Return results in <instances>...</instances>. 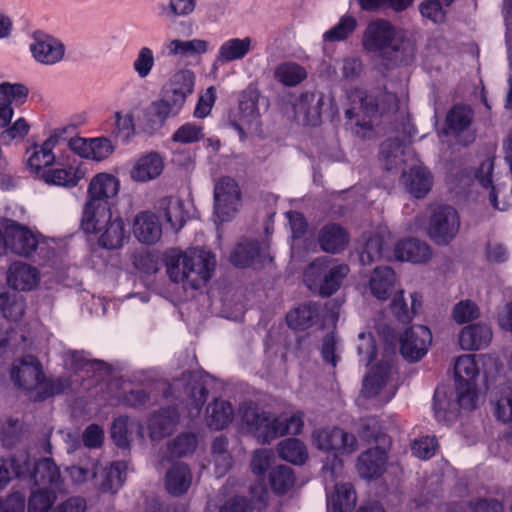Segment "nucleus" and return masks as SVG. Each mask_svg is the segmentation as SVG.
<instances>
[{
  "mask_svg": "<svg viewBox=\"0 0 512 512\" xmlns=\"http://www.w3.org/2000/svg\"><path fill=\"white\" fill-rule=\"evenodd\" d=\"M68 128L54 127L42 142L28 141L25 149L27 160H64L69 157L68 150L83 160H105L113 155L115 145L110 138L74 136L67 139Z\"/></svg>",
  "mask_w": 512,
  "mask_h": 512,
  "instance_id": "f257e3e1",
  "label": "nucleus"
},
{
  "mask_svg": "<svg viewBox=\"0 0 512 512\" xmlns=\"http://www.w3.org/2000/svg\"><path fill=\"white\" fill-rule=\"evenodd\" d=\"M164 261L170 280L182 284L185 290L203 287L216 266L215 256L202 248H191L185 252L171 249L166 252Z\"/></svg>",
  "mask_w": 512,
  "mask_h": 512,
  "instance_id": "f03ea898",
  "label": "nucleus"
},
{
  "mask_svg": "<svg viewBox=\"0 0 512 512\" xmlns=\"http://www.w3.org/2000/svg\"><path fill=\"white\" fill-rule=\"evenodd\" d=\"M362 44L366 51L397 63H408L414 56V44L402 30L385 20H375L368 24Z\"/></svg>",
  "mask_w": 512,
  "mask_h": 512,
  "instance_id": "7ed1b4c3",
  "label": "nucleus"
},
{
  "mask_svg": "<svg viewBox=\"0 0 512 512\" xmlns=\"http://www.w3.org/2000/svg\"><path fill=\"white\" fill-rule=\"evenodd\" d=\"M240 416L248 431L263 442L285 434H299L304 426V414L300 411L290 417H276L251 404H243L240 407Z\"/></svg>",
  "mask_w": 512,
  "mask_h": 512,
  "instance_id": "20e7f679",
  "label": "nucleus"
},
{
  "mask_svg": "<svg viewBox=\"0 0 512 512\" xmlns=\"http://www.w3.org/2000/svg\"><path fill=\"white\" fill-rule=\"evenodd\" d=\"M349 108L345 114L351 131L362 139H371L376 135L375 125L378 118V104L372 95L361 89H355L348 95Z\"/></svg>",
  "mask_w": 512,
  "mask_h": 512,
  "instance_id": "39448f33",
  "label": "nucleus"
},
{
  "mask_svg": "<svg viewBox=\"0 0 512 512\" xmlns=\"http://www.w3.org/2000/svg\"><path fill=\"white\" fill-rule=\"evenodd\" d=\"M349 272L345 264H335L329 257L315 259L304 272V282L308 288L322 296L335 293Z\"/></svg>",
  "mask_w": 512,
  "mask_h": 512,
  "instance_id": "423d86ee",
  "label": "nucleus"
},
{
  "mask_svg": "<svg viewBox=\"0 0 512 512\" xmlns=\"http://www.w3.org/2000/svg\"><path fill=\"white\" fill-rule=\"evenodd\" d=\"M214 213L221 221L233 218L242 206V193L238 183L223 176L214 183Z\"/></svg>",
  "mask_w": 512,
  "mask_h": 512,
  "instance_id": "0eeeda50",
  "label": "nucleus"
},
{
  "mask_svg": "<svg viewBox=\"0 0 512 512\" xmlns=\"http://www.w3.org/2000/svg\"><path fill=\"white\" fill-rule=\"evenodd\" d=\"M474 181H476L486 193L491 206L497 210H506L512 206V186L510 197L504 193L505 187L500 177L494 172V162H481L474 169Z\"/></svg>",
  "mask_w": 512,
  "mask_h": 512,
  "instance_id": "6e6552de",
  "label": "nucleus"
},
{
  "mask_svg": "<svg viewBox=\"0 0 512 512\" xmlns=\"http://www.w3.org/2000/svg\"><path fill=\"white\" fill-rule=\"evenodd\" d=\"M460 218L451 206H440L432 213L428 224V235L438 245L449 244L458 234Z\"/></svg>",
  "mask_w": 512,
  "mask_h": 512,
  "instance_id": "1a4fd4ad",
  "label": "nucleus"
},
{
  "mask_svg": "<svg viewBox=\"0 0 512 512\" xmlns=\"http://www.w3.org/2000/svg\"><path fill=\"white\" fill-rule=\"evenodd\" d=\"M1 226L7 233L8 252L25 258L35 253L40 234L11 219H3Z\"/></svg>",
  "mask_w": 512,
  "mask_h": 512,
  "instance_id": "9d476101",
  "label": "nucleus"
},
{
  "mask_svg": "<svg viewBox=\"0 0 512 512\" xmlns=\"http://www.w3.org/2000/svg\"><path fill=\"white\" fill-rule=\"evenodd\" d=\"M313 442L319 450L338 454H352L357 450V440L343 429L325 428L313 433Z\"/></svg>",
  "mask_w": 512,
  "mask_h": 512,
  "instance_id": "9b49d317",
  "label": "nucleus"
},
{
  "mask_svg": "<svg viewBox=\"0 0 512 512\" xmlns=\"http://www.w3.org/2000/svg\"><path fill=\"white\" fill-rule=\"evenodd\" d=\"M32 173L44 180L47 184L58 186L73 187L83 178L84 172L79 167L74 166H56V162H45L43 166L34 165L33 162H27Z\"/></svg>",
  "mask_w": 512,
  "mask_h": 512,
  "instance_id": "f8f14e48",
  "label": "nucleus"
},
{
  "mask_svg": "<svg viewBox=\"0 0 512 512\" xmlns=\"http://www.w3.org/2000/svg\"><path fill=\"white\" fill-rule=\"evenodd\" d=\"M431 342L432 334L428 327L412 326L400 338V353L406 360L416 362L426 355Z\"/></svg>",
  "mask_w": 512,
  "mask_h": 512,
  "instance_id": "ddd939ff",
  "label": "nucleus"
},
{
  "mask_svg": "<svg viewBox=\"0 0 512 512\" xmlns=\"http://www.w3.org/2000/svg\"><path fill=\"white\" fill-rule=\"evenodd\" d=\"M10 376L18 388L27 391L35 389L44 380L42 365L32 355H25L15 360Z\"/></svg>",
  "mask_w": 512,
  "mask_h": 512,
  "instance_id": "4468645a",
  "label": "nucleus"
},
{
  "mask_svg": "<svg viewBox=\"0 0 512 512\" xmlns=\"http://www.w3.org/2000/svg\"><path fill=\"white\" fill-rule=\"evenodd\" d=\"M324 97L320 94L305 93L292 106V119L304 127H315L321 123Z\"/></svg>",
  "mask_w": 512,
  "mask_h": 512,
  "instance_id": "2eb2a0df",
  "label": "nucleus"
},
{
  "mask_svg": "<svg viewBox=\"0 0 512 512\" xmlns=\"http://www.w3.org/2000/svg\"><path fill=\"white\" fill-rule=\"evenodd\" d=\"M255 47V41L250 36L232 37L223 41L216 52L212 69L227 63L243 60Z\"/></svg>",
  "mask_w": 512,
  "mask_h": 512,
  "instance_id": "dca6fc26",
  "label": "nucleus"
},
{
  "mask_svg": "<svg viewBox=\"0 0 512 512\" xmlns=\"http://www.w3.org/2000/svg\"><path fill=\"white\" fill-rule=\"evenodd\" d=\"M163 48L168 56L180 59L198 58L211 50L210 42L201 38L187 40L168 38L165 40Z\"/></svg>",
  "mask_w": 512,
  "mask_h": 512,
  "instance_id": "f3484780",
  "label": "nucleus"
},
{
  "mask_svg": "<svg viewBox=\"0 0 512 512\" xmlns=\"http://www.w3.org/2000/svg\"><path fill=\"white\" fill-rule=\"evenodd\" d=\"M154 209L158 216L162 217L174 231H179L187 220V212L183 201L173 195L163 196L156 200Z\"/></svg>",
  "mask_w": 512,
  "mask_h": 512,
  "instance_id": "a211bd4d",
  "label": "nucleus"
},
{
  "mask_svg": "<svg viewBox=\"0 0 512 512\" xmlns=\"http://www.w3.org/2000/svg\"><path fill=\"white\" fill-rule=\"evenodd\" d=\"M401 183L415 198L425 197L433 186V175L423 165H413L404 170L401 175Z\"/></svg>",
  "mask_w": 512,
  "mask_h": 512,
  "instance_id": "6ab92c4d",
  "label": "nucleus"
},
{
  "mask_svg": "<svg viewBox=\"0 0 512 512\" xmlns=\"http://www.w3.org/2000/svg\"><path fill=\"white\" fill-rule=\"evenodd\" d=\"M112 217L110 203L87 201L82 210L81 228L87 234H95Z\"/></svg>",
  "mask_w": 512,
  "mask_h": 512,
  "instance_id": "aec40b11",
  "label": "nucleus"
},
{
  "mask_svg": "<svg viewBox=\"0 0 512 512\" xmlns=\"http://www.w3.org/2000/svg\"><path fill=\"white\" fill-rule=\"evenodd\" d=\"M133 232L140 242L151 245L160 240L162 227L154 212L142 211L135 216Z\"/></svg>",
  "mask_w": 512,
  "mask_h": 512,
  "instance_id": "412c9836",
  "label": "nucleus"
},
{
  "mask_svg": "<svg viewBox=\"0 0 512 512\" xmlns=\"http://www.w3.org/2000/svg\"><path fill=\"white\" fill-rule=\"evenodd\" d=\"M40 281L37 268L28 263L16 261L12 263L7 272V282L15 290L30 291Z\"/></svg>",
  "mask_w": 512,
  "mask_h": 512,
  "instance_id": "4be33fe9",
  "label": "nucleus"
},
{
  "mask_svg": "<svg viewBox=\"0 0 512 512\" xmlns=\"http://www.w3.org/2000/svg\"><path fill=\"white\" fill-rule=\"evenodd\" d=\"M491 328L483 323L465 326L459 333V344L463 350L474 351L488 347L492 340Z\"/></svg>",
  "mask_w": 512,
  "mask_h": 512,
  "instance_id": "5701e85b",
  "label": "nucleus"
},
{
  "mask_svg": "<svg viewBox=\"0 0 512 512\" xmlns=\"http://www.w3.org/2000/svg\"><path fill=\"white\" fill-rule=\"evenodd\" d=\"M128 465L124 461L112 462L95 479V487L100 493H116L126 480Z\"/></svg>",
  "mask_w": 512,
  "mask_h": 512,
  "instance_id": "b1692460",
  "label": "nucleus"
},
{
  "mask_svg": "<svg viewBox=\"0 0 512 512\" xmlns=\"http://www.w3.org/2000/svg\"><path fill=\"white\" fill-rule=\"evenodd\" d=\"M30 51L39 63L52 65L64 57L65 48L59 40L44 36L34 40L30 45Z\"/></svg>",
  "mask_w": 512,
  "mask_h": 512,
  "instance_id": "393cba45",
  "label": "nucleus"
},
{
  "mask_svg": "<svg viewBox=\"0 0 512 512\" xmlns=\"http://www.w3.org/2000/svg\"><path fill=\"white\" fill-rule=\"evenodd\" d=\"M98 244L105 249L121 248L128 239L124 220L120 216H113L97 233Z\"/></svg>",
  "mask_w": 512,
  "mask_h": 512,
  "instance_id": "a878e982",
  "label": "nucleus"
},
{
  "mask_svg": "<svg viewBox=\"0 0 512 512\" xmlns=\"http://www.w3.org/2000/svg\"><path fill=\"white\" fill-rule=\"evenodd\" d=\"M388 457L384 449L375 447L362 453L357 460V470L361 477L372 479L386 469Z\"/></svg>",
  "mask_w": 512,
  "mask_h": 512,
  "instance_id": "bb28decb",
  "label": "nucleus"
},
{
  "mask_svg": "<svg viewBox=\"0 0 512 512\" xmlns=\"http://www.w3.org/2000/svg\"><path fill=\"white\" fill-rule=\"evenodd\" d=\"M260 127V113L257 107V96L250 92L242 96L239 103V118L237 129L240 134L246 130L248 133H256Z\"/></svg>",
  "mask_w": 512,
  "mask_h": 512,
  "instance_id": "cd10ccee",
  "label": "nucleus"
},
{
  "mask_svg": "<svg viewBox=\"0 0 512 512\" xmlns=\"http://www.w3.org/2000/svg\"><path fill=\"white\" fill-rule=\"evenodd\" d=\"M395 258L399 261L423 263L432 256L430 246L419 239L410 238L399 241L394 248Z\"/></svg>",
  "mask_w": 512,
  "mask_h": 512,
  "instance_id": "c85d7f7f",
  "label": "nucleus"
},
{
  "mask_svg": "<svg viewBox=\"0 0 512 512\" xmlns=\"http://www.w3.org/2000/svg\"><path fill=\"white\" fill-rule=\"evenodd\" d=\"M179 420V413L175 408L167 407L152 415L149 420V436L153 441H159L170 435Z\"/></svg>",
  "mask_w": 512,
  "mask_h": 512,
  "instance_id": "c756f323",
  "label": "nucleus"
},
{
  "mask_svg": "<svg viewBox=\"0 0 512 512\" xmlns=\"http://www.w3.org/2000/svg\"><path fill=\"white\" fill-rule=\"evenodd\" d=\"M195 74L187 68L175 71L166 82L163 92L185 103L189 95L194 91Z\"/></svg>",
  "mask_w": 512,
  "mask_h": 512,
  "instance_id": "7c9ffc66",
  "label": "nucleus"
},
{
  "mask_svg": "<svg viewBox=\"0 0 512 512\" xmlns=\"http://www.w3.org/2000/svg\"><path fill=\"white\" fill-rule=\"evenodd\" d=\"M192 483L190 468L183 462L174 463L165 474V488L173 496L185 494Z\"/></svg>",
  "mask_w": 512,
  "mask_h": 512,
  "instance_id": "2f4dec72",
  "label": "nucleus"
},
{
  "mask_svg": "<svg viewBox=\"0 0 512 512\" xmlns=\"http://www.w3.org/2000/svg\"><path fill=\"white\" fill-rule=\"evenodd\" d=\"M119 191V181L112 175L100 173L90 182L88 187V201L106 202L114 198Z\"/></svg>",
  "mask_w": 512,
  "mask_h": 512,
  "instance_id": "473e14b6",
  "label": "nucleus"
},
{
  "mask_svg": "<svg viewBox=\"0 0 512 512\" xmlns=\"http://www.w3.org/2000/svg\"><path fill=\"white\" fill-rule=\"evenodd\" d=\"M395 281L396 277L392 268L388 266L377 267L369 280L370 292L378 300H387L392 293Z\"/></svg>",
  "mask_w": 512,
  "mask_h": 512,
  "instance_id": "72a5a7b5",
  "label": "nucleus"
},
{
  "mask_svg": "<svg viewBox=\"0 0 512 512\" xmlns=\"http://www.w3.org/2000/svg\"><path fill=\"white\" fill-rule=\"evenodd\" d=\"M321 249L328 253H338L348 244L346 230L338 224H327L322 227L318 235Z\"/></svg>",
  "mask_w": 512,
  "mask_h": 512,
  "instance_id": "f704fd0d",
  "label": "nucleus"
},
{
  "mask_svg": "<svg viewBox=\"0 0 512 512\" xmlns=\"http://www.w3.org/2000/svg\"><path fill=\"white\" fill-rule=\"evenodd\" d=\"M477 358L486 363V361L492 362L494 359L488 355H472L465 354L459 356L454 365L455 382H476L479 375V368Z\"/></svg>",
  "mask_w": 512,
  "mask_h": 512,
  "instance_id": "c9c22d12",
  "label": "nucleus"
},
{
  "mask_svg": "<svg viewBox=\"0 0 512 512\" xmlns=\"http://www.w3.org/2000/svg\"><path fill=\"white\" fill-rule=\"evenodd\" d=\"M136 433L143 439V427L140 422L121 416L116 418L111 427V437L120 448H128L132 440V434Z\"/></svg>",
  "mask_w": 512,
  "mask_h": 512,
  "instance_id": "e433bc0d",
  "label": "nucleus"
},
{
  "mask_svg": "<svg viewBox=\"0 0 512 512\" xmlns=\"http://www.w3.org/2000/svg\"><path fill=\"white\" fill-rule=\"evenodd\" d=\"M495 417L503 423H512V383L500 384L491 393Z\"/></svg>",
  "mask_w": 512,
  "mask_h": 512,
  "instance_id": "4c0bfd02",
  "label": "nucleus"
},
{
  "mask_svg": "<svg viewBox=\"0 0 512 512\" xmlns=\"http://www.w3.org/2000/svg\"><path fill=\"white\" fill-rule=\"evenodd\" d=\"M31 478L35 485L59 489L62 486L60 470L52 459L44 458L35 463Z\"/></svg>",
  "mask_w": 512,
  "mask_h": 512,
  "instance_id": "58836bf2",
  "label": "nucleus"
},
{
  "mask_svg": "<svg viewBox=\"0 0 512 512\" xmlns=\"http://www.w3.org/2000/svg\"><path fill=\"white\" fill-rule=\"evenodd\" d=\"M355 504L356 493L349 483L336 484L335 492L327 498V506L331 512H351Z\"/></svg>",
  "mask_w": 512,
  "mask_h": 512,
  "instance_id": "ea45409f",
  "label": "nucleus"
},
{
  "mask_svg": "<svg viewBox=\"0 0 512 512\" xmlns=\"http://www.w3.org/2000/svg\"><path fill=\"white\" fill-rule=\"evenodd\" d=\"M185 103L164 92L163 97L150 105V113L162 126L168 118L177 116Z\"/></svg>",
  "mask_w": 512,
  "mask_h": 512,
  "instance_id": "a19ab883",
  "label": "nucleus"
},
{
  "mask_svg": "<svg viewBox=\"0 0 512 512\" xmlns=\"http://www.w3.org/2000/svg\"><path fill=\"white\" fill-rule=\"evenodd\" d=\"M319 317V307L315 303L303 304L286 316L289 327L293 329H306L312 326Z\"/></svg>",
  "mask_w": 512,
  "mask_h": 512,
  "instance_id": "79ce46f5",
  "label": "nucleus"
},
{
  "mask_svg": "<svg viewBox=\"0 0 512 512\" xmlns=\"http://www.w3.org/2000/svg\"><path fill=\"white\" fill-rule=\"evenodd\" d=\"M112 119L111 135L114 139L127 143L136 135V124L132 111L117 110L113 113Z\"/></svg>",
  "mask_w": 512,
  "mask_h": 512,
  "instance_id": "37998d69",
  "label": "nucleus"
},
{
  "mask_svg": "<svg viewBox=\"0 0 512 512\" xmlns=\"http://www.w3.org/2000/svg\"><path fill=\"white\" fill-rule=\"evenodd\" d=\"M206 413V423L213 430L223 429L233 417L232 406L224 400H215L207 407Z\"/></svg>",
  "mask_w": 512,
  "mask_h": 512,
  "instance_id": "c03bdc74",
  "label": "nucleus"
},
{
  "mask_svg": "<svg viewBox=\"0 0 512 512\" xmlns=\"http://www.w3.org/2000/svg\"><path fill=\"white\" fill-rule=\"evenodd\" d=\"M29 89L26 85L19 82H1L0 83V105L19 107L28 99Z\"/></svg>",
  "mask_w": 512,
  "mask_h": 512,
  "instance_id": "a18cd8bd",
  "label": "nucleus"
},
{
  "mask_svg": "<svg viewBox=\"0 0 512 512\" xmlns=\"http://www.w3.org/2000/svg\"><path fill=\"white\" fill-rule=\"evenodd\" d=\"M389 376L390 365L388 363H380L375 366L363 381L362 392L364 395L367 397L377 395L389 381Z\"/></svg>",
  "mask_w": 512,
  "mask_h": 512,
  "instance_id": "49530a36",
  "label": "nucleus"
},
{
  "mask_svg": "<svg viewBox=\"0 0 512 512\" xmlns=\"http://www.w3.org/2000/svg\"><path fill=\"white\" fill-rule=\"evenodd\" d=\"M277 452L283 460L297 465L303 464L308 458L306 446L297 438L281 441L277 446Z\"/></svg>",
  "mask_w": 512,
  "mask_h": 512,
  "instance_id": "de8ad7c7",
  "label": "nucleus"
},
{
  "mask_svg": "<svg viewBox=\"0 0 512 512\" xmlns=\"http://www.w3.org/2000/svg\"><path fill=\"white\" fill-rule=\"evenodd\" d=\"M99 462L95 459H87L77 465L66 468V473L74 486H82L90 479L98 477Z\"/></svg>",
  "mask_w": 512,
  "mask_h": 512,
  "instance_id": "09e8293b",
  "label": "nucleus"
},
{
  "mask_svg": "<svg viewBox=\"0 0 512 512\" xmlns=\"http://www.w3.org/2000/svg\"><path fill=\"white\" fill-rule=\"evenodd\" d=\"M383 239L378 234L363 235L359 258L362 265H371L383 258Z\"/></svg>",
  "mask_w": 512,
  "mask_h": 512,
  "instance_id": "8fccbe9b",
  "label": "nucleus"
},
{
  "mask_svg": "<svg viewBox=\"0 0 512 512\" xmlns=\"http://www.w3.org/2000/svg\"><path fill=\"white\" fill-rule=\"evenodd\" d=\"M0 311L9 320H19L25 312L23 296L17 293H10L7 290L0 292Z\"/></svg>",
  "mask_w": 512,
  "mask_h": 512,
  "instance_id": "3c124183",
  "label": "nucleus"
},
{
  "mask_svg": "<svg viewBox=\"0 0 512 512\" xmlns=\"http://www.w3.org/2000/svg\"><path fill=\"white\" fill-rule=\"evenodd\" d=\"M259 254V244L257 241L243 239L233 249L230 255V261L237 267H247Z\"/></svg>",
  "mask_w": 512,
  "mask_h": 512,
  "instance_id": "603ef678",
  "label": "nucleus"
},
{
  "mask_svg": "<svg viewBox=\"0 0 512 512\" xmlns=\"http://www.w3.org/2000/svg\"><path fill=\"white\" fill-rule=\"evenodd\" d=\"M433 410L438 421H450L456 416L458 404L447 396L444 389L437 388L434 393Z\"/></svg>",
  "mask_w": 512,
  "mask_h": 512,
  "instance_id": "864d4df0",
  "label": "nucleus"
},
{
  "mask_svg": "<svg viewBox=\"0 0 512 512\" xmlns=\"http://www.w3.org/2000/svg\"><path fill=\"white\" fill-rule=\"evenodd\" d=\"M274 76L285 86H295L306 78L307 73L300 65L294 62H285L276 67Z\"/></svg>",
  "mask_w": 512,
  "mask_h": 512,
  "instance_id": "5fc2aeb1",
  "label": "nucleus"
},
{
  "mask_svg": "<svg viewBox=\"0 0 512 512\" xmlns=\"http://www.w3.org/2000/svg\"><path fill=\"white\" fill-rule=\"evenodd\" d=\"M156 64L155 52L149 46H141L132 62L134 73L140 79H146L153 71Z\"/></svg>",
  "mask_w": 512,
  "mask_h": 512,
  "instance_id": "6e6d98bb",
  "label": "nucleus"
},
{
  "mask_svg": "<svg viewBox=\"0 0 512 512\" xmlns=\"http://www.w3.org/2000/svg\"><path fill=\"white\" fill-rule=\"evenodd\" d=\"M20 459L4 458L0 461V489L4 488L14 477H21L29 471V464L26 458Z\"/></svg>",
  "mask_w": 512,
  "mask_h": 512,
  "instance_id": "4d7b16f0",
  "label": "nucleus"
},
{
  "mask_svg": "<svg viewBox=\"0 0 512 512\" xmlns=\"http://www.w3.org/2000/svg\"><path fill=\"white\" fill-rule=\"evenodd\" d=\"M472 110L468 106L455 105L446 115V125L454 133L464 131L472 121Z\"/></svg>",
  "mask_w": 512,
  "mask_h": 512,
  "instance_id": "13d9d810",
  "label": "nucleus"
},
{
  "mask_svg": "<svg viewBox=\"0 0 512 512\" xmlns=\"http://www.w3.org/2000/svg\"><path fill=\"white\" fill-rule=\"evenodd\" d=\"M404 292L400 291L397 293L392 302L391 309L395 317L403 323L409 322L412 316L416 313L417 307L420 306L421 301L417 294L411 295V309L408 308L405 299L403 297Z\"/></svg>",
  "mask_w": 512,
  "mask_h": 512,
  "instance_id": "bf43d9fd",
  "label": "nucleus"
},
{
  "mask_svg": "<svg viewBox=\"0 0 512 512\" xmlns=\"http://www.w3.org/2000/svg\"><path fill=\"white\" fill-rule=\"evenodd\" d=\"M31 347V342L24 334L16 331H5L0 327V357L8 350L27 351Z\"/></svg>",
  "mask_w": 512,
  "mask_h": 512,
  "instance_id": "052dcab7",
  "label": "nucleus"
},
{
  "mask_svg": "<svg viewBox=\"0 0 512 512\" xmlns=\"http://www.w3.org/2000/svg\"><path fill=\"white\" fill-rule=\"evenodd\" d=\"M294 482L293 470L286 465H279L270 472L271 487L278 494L286 493Z\"/></svg>",
  "mask_w": 512,
  "mask_h": 512,
  "instance_id": "680f3d73",
  "label": "nucleus"
},
{
  "mask_svg": "<svg viewBox=\"0 0 512 512\" xmlns=\"http://www.w3.org/2000/svg\"><path fill=\"white\" fill-rule=\"evenodd\" d=\"M357 26V20L351 15L343 16L340 21L323 34V39L329 42L345 40Z\"/></svg>",
  "mask_w": 512,
  "mask_h": 512,
  "instance_id": "e2e57ef3",
  "label": "nucleus"
},
{
  "mask_svg": "<svg viewBox=\"0 0 512 512\" xmlns=\"http://www.w3.org/2000/svg\"><path fill=\"white\" fill-rule=\"evenodd\" d=\"M456 397L458 407L467 411L475 409L478 401L476 382L456 383Z\"/></svg>",
  "mask_w": 512,
  "mask_h": 512,
  "instance_id": "0e129e2a",
  "label": "nucleus"
},
{
  "mask_svg": "<svg viewBox=\"0 0 512 512\" xmlns=\"http://www.w3.org/2000/svg\"><path fill=\"white\" fill-rule=\"evenodd\" d=\"M196 446L195 435L181 434L167 444V452L171 458H178L192 453Z\"/></svg>",
  "mask_w": 512,
  "mask_h": 512,
  "instance_id": "69168bd1",
  "label": "nucleus"
},
{
  "mask_svg": "<svg viewBox=\"0 0 512 512\" xmlns=\"http://www.w3.org/2000/svg\"><path fill=\"white\" fill-rule=\"evenodd\" d=\"M480 316L478 305L469 299L461 300L452 309L451 317L457 324H465Z\"/></svg>",
  "mask_w": 512,
  "mask_h": 512,
  "instance_id": "338daca9",
  "label": "nucleus"
},
{
  "mask_svg": "<svg viewBox=\"0 0 512 512\" xmlns=\"http://www.w3.org/2000/svg\"><path fill=\"white\" fill-rule=\"evenodd\" d=\"M55 500V493L46 488L33 491L28 499V512H48Z\"/></svg>",
  "mask_w": 512,
  "mask_h": 512,
  "instance_id": "774afa93",
  "label": "nucleus"
}]
</instances>
